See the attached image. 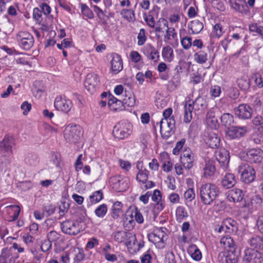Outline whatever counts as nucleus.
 Here are the masks:
<instances>
[{
    "instance_id": "obj_28",
    "label": "nucleus",
    "mask_w": 263,
    "mask_h": 263,
    "mask_svg": "<svg viewBox=\"0 0 263 263\" xmlns=\"http://www.w3.org/2000/svg\"><path fill=\"white\" fill-rule=\"evenodd\" d=\"M205 120L208 126L210 128L216 129L219 127V123L213 109H211L207 112Z\"/></svg>"
},
{
    "instance_id": "obj_43",
    "label": "nucleus",
    "mask_w": 263,
    "mask_h": 263,
    "mask_svg": "<svg viewBox=\"0 0 263 263\" xmlns=\"http://www.w3.org/2000/svg\"><path fill=\"white\" fill-rule=\"evenodd\" d=\"M180 159L181 162L185 168L189 170L193 167L194 156H189V157L181 156Z\"/></svg>"
},
{
    "instance_id": "obj_22",
    "label": "nucleus",
    "mask_w": 263,
    "mask_h": 263,
    "mask_svg": "<svg viewBox=\"0 0 263 263\" xmlns=\"http://www.w3.org/2000/svg\"><path fill=\"white\" fill-rule=\"evenodd\" d=\"M248 243L252 249H263V236L252 235L248 240Z\"/></svg>"
},
{
    "instance_id": "obj_44",
    "label": "nucleus",
    "mask_w": 263,
    "mask_h": 263,
    "mask_svg": "<svg viewBox=\"0 0 263 263\" xmlns=\"http://www.w3.org/2000/svg\"><path fill=\"white\" fill-rule=\"evenodd\" d=\"M128 237H126L123 243L127 247L129 251H132L133 245H135V242L137 241L135 235H133L131 233H129Z\"/></svg>"
},
{
    "instance_id": "obj_36",
    "label": "nucleus",
    "mask_w": 263,
    "mask_h": 263,
    "mask_svg": "<svg viewBox=\"0 0 263 263\" xmlns=\"http://www.w3.org/2000/svg\"><path fill=\"white\" fill-rule=\"evenodd\" d=\"M189 250L191 254V257L194 260L199 261L201 259V253L195 245H191Z\"/></svg>"
},
{
    "instance_id": "obj_25",
    "label": "nucleus",
    "mask_w": 263,
    "mask_h": 263,
    "mask_svg": "<svg viewBox=\"0 0 263 263\" xmlns=\"http://www.w3.org/2000/svg\"><path fill=\"white\" fill-rule=\"evenodd\" d=\"M215 156L221 166L226 167L229 162V156L227 151L220 149L215 152Z\"/></svg>"
},
{
    "instance_id": "obj_20",
    "label": "nucleus",
    "mask_w": 263,
    "mask_h": 263,
    "mask_svg": "<svg viewBox=\"0 0 263 263\" xmlns=\"http://www.w3.org/2000/svg\"><path fill=\"white\" fill-rule=\"evenodd\" d=\"M238 257L237 254H233L222 251L219 253L217 260L219 263H236L238 261Z\"/></svg>"
},
{
    "instance_id": "obj_15",
    "label": "nucleus",
    "mask_w": 263,
    "mask_h": 263,
    "mask_svg": "<svg viewBox=\"0 0 263 263\" xmlns=\"http://www.w3.org/2000/svg\"><path fill=\"white\" fill-rule=\"evenodd\" d=\"M244 259L249 262L261 263L263 261V255L257 250L248 249L245 250Z\"/></svg>"
},
{
    "instance_id": "obj_8",
    "label": "nucleus",
    "mask_w": 263,
    "mask_h": 263,
    "mask_svg": "<svg viewBox=\"0 0 263 263\" xmlns=\"http://www.w3.org/2000/svg\"><path fill=\"white\" fill-rule=\"evenodd\" d=\"M15 145L14 139L12 136L6 135L0 142V153L5 156L12 154V147Z\"/></svg>"
},
{
    "instance_id": "obj_64",
    "label": "nucleus",
    "mask_w": 263,
    "mask_h": 263,
    "mask_svg": "<svg viewBox=\"0 0 263 263\" xmlns=\"http://www.w3.org/2000/svg\"><path fill=\"white\" fill-rule=\"evenodd\" d=\"M252 124L256 126H261L263 128V117L261 115L255 116L252 120Z\"/></svg>"
},
{
    "instance_id": "obj_11",
    "label": "nucleus",
    "mask_w": 263,
    "mask_h": 263,
    "mask_svg": "<svg viewBox=\"0 0 263 263\" xmlns=\"http://www.w3.org/2000/svg\"><path fill=\"white\" fill-rule=\"evenodd\" d=\"M220 242L228 252L233 254L237 253V256H239L240 251L231 237L228 235L224 236L221 238Z\"/></svg>"
},
{
    "instance_id": "obj_27",
    "label": "nucleus",
    "mask_w": 263,
    "mask_h": 263,
    "mask_svg": "<svg viewBox=\"0 0 263 263\" xmlns=\"http://www.w3.org/2000/svg\"><path fill=\"white\" fill-rule=\"evenodd\" d=\"M108 105L110 110L113 111H121L124 108L123 102L113 96H109Z\"/></svg>"
},
{
    "instance_id": "obj_12",
    "label": "nucleus",
    "mask_w": 263,
    "mask_h": 263,
    "mask_svg": "<svg viewBox=\"0 0 263 263\" xmlns=\"http://www.w3.org/2000/svg\"><path fill=\"white\" fill-rule=\"evenodd\" d=\"M109 182L114 190L118 192L124 191L128 187L126 180L119 176L110 177Z\"/></svg>"
},
{
    "instance_id": "obj_9",
    "label": "nucleus",
    "mask_w": 263,
    "mask_h": 263,
    "mask_svg": "<svg viewBox=\"0 0 263 263\" xmlns=\"http://www.w3.org/2000/svg\"><path fill=\"white\" fill-rule=\"evenodd\" d=\"M235 115L240 120H248L252 117V108L247 104H240L234 108Z\"/></svg>"
},
{
    "instance_id": "obj_54",
    "label": "nucleus",
    "mask_w": 263,
    "mask_h": 263,
    "mask_svg": "<svg viewBox=\"0 0 263 263\" xmlns=\"http://www.w3.org/2000/svg\"><path fill=\"white\" fill-rule=\"evenodd\" d=\"M135 225V222L133 219V214H131L129 218L126 217L125 219L124 220V226L127 230L133 229L134 228Z\"/></svg>"
},
{
    "instance_id": "obj_3",
    "label": "nucleus",
    "mask_w": 263,
    "mask_h": 263,
    "mask_svg": "<svg viewBox=\"0 0 263 263\" xmlns=\"http://www.w3.org/2000/svg\"><path fill=\"white\" fill-rule=\"evenodd\" d=\"M65 139L70 143H77L82 136V128L78 125H68L64 132Z\"/></svg>"
},
{
    "instance_id": "obj_51",
    "label": "nucleus",
    "mask_w": 263,
    "mask_h": 263,
    "mask_svg": "<svg viewBox=\"0 0 263 263\" xmlns=\"http://www.w3.org/2000/svg\"><path fill=\"white\" fill-rule=\"evenodd\" d=\"M89 198L92 203H97L102 199L103 193L101 190L96 191Z\"/></svg>"
},
{
    "instance_id": "obj_6",
    "label": "nucleus",
    "mask_w": 263,
    "mask_h": 263,
    "mask_svg": "<svg viewBox=\"0 0 263 263\" xmlns=\"http://www.w3.org/2000/svg\"><path fill=\"white\" fill-rule=\"evenodd\" d=\"M16 39L20 46L25 50H29L33 45V36L27 31L18 32Z\"/></svg>"
},
{
    "instance_id": "obj_42",
    "label": "nucleus",
    "mask_w": 263,
    "mask_h": 263,
    "mask_svg": "<svg viewBox=\"0 0 263 263\" xmlns=\"http://www.w3.org/2000/svg\"><path fill=\"white\" fill-rule=\"evenodd\" d=\"M122 204L121 202H115L112 206V217L114 218H118L122 213Z\"/></svg>"
},
{
    "instance_id": "obj_35",
    "label": "nucleus",
    "mask_w": 263,
    "mask_h": 263,
    "mask_svg": "<svg viewBox=\"0 0 263 263\" xmlns=\"http://www.w3.org/2000/svg\"><path fill=\"white\" fill-rule=\"evenodd\" d=\"M195 61L198 64H202L208 60V53L204 51H199L194 54Z\"/></svg>"
},
{
    "instance_id": "obj_16",
    "label": "nucleus",
    "mask_w": 263,
    "mask_h": 263,
    "mask_svg": "<svg viewBox=\"0 0 263 263\" xmlns=\"http://www.w3.org/2000/svg\"><path fill=\"white\" fill-rule=\"evenodd\" d=\"M204 141L206 145L212 148H218L220 142L219 137L213 132H209L205 135Z\"/></svg>"
},
{
    "instance_id": "obj_29",
    "label": "nucleus",
    "mask_w": 263,
    "mask_h": 263,
    "mask_svg": "<svg viewBox=\"0 0 263 263\" xmlns=\"http://www.w3.org/2000/svg\"><path fill=\"white\" fill-rule=\"evenodd\" d=\"M230 3L233 9L240 13L247 11V6L244 0H230Z\"/></svg>"
},
{
    "instance_id": "obj_34",
    "label": "nucleus",
    "mask_w": 263,
    "mask_h": 263,
    "mask_svg": "<svg viewBox=\"0 0 263 263\" xmlns=\"http://www.w3.org/2000/svg\"><path fill=\"white\" fill-rule=\"evenodd\" d=\"M224 32L222 25L220 23H217L213 26L211 35L213 38H219Z\"/></svg>"
},
{
    "instance_id": "obj_49",
    "label": "nucleus",
    "mask_w": 263,
    "mask_h": 263,
    "mask_svg": "<svg viewBox=\"0 0 263 263\" xmlns=\"http://www.w3.org/2000/svg\"><path fill=\"white\" fill-rule=\"evenodd\" d=\"M107 211V208L106 204H102L100 205L95 210L96 216L100 218H103L105 216Z\"/></svg>"
},
{
    "instance_id": "obj_37",
    "label": "nucleus",
    "mask_w": 263,
    "mask_h": 263,
    "mask_svg": "<svg viewBox=\"0 0 263 263\" xmlns=\"http://www.w3.org/2000/svg\"><path fill=\"white\" fill-rule=\"evenodd\" d=\"M162 55L163 58L168 62H171L174 58L173 49L170 46H166L163 48Z\"/></svg>"
},
{
    "instance_id": "obj_41",
    "label": "nucleus",
    "mask_w": 263,
    "mask_h": 263,
    "mask_svg": "<svg viewBox=\"0 0 263 263\" xmlns=\"http://www.w3.org/2000/svg\"><path fill=\"white\" fill-rule=\"evenodd\" d=\"M221 121L224 126H229L234 123V118L229 113L223 114L221 117Z\"/></svg>"
},
{
    "instance_id": "obj_10",
    "label": "nucleus",
    "mask_w": 263,
    "mask_h": 263,
    "mask_svg": "<svg viewBox=\"0 0 263 263\" xmlns=\"http://www.w3.org/2000/svg\"><path fill=\"white\" fill-rule=\"evenodd\" d=\"M100 79L97 74L90 73L86 76L84 86L90 93H93L99 87Z\"/></svg>"
},
{
    "instance_id": "obj_53",
    "label": "nucleus",
    "mask_w": 263,
    "mask_h": 263,
    "mask_svg": "<svg viewBox=\"0 0 263 263\" xmlns=\"http://www.w3.org/2000/svg\"><path fill=\"white\" fill-rule=\"evenodd\" d=\"M6 157L4 155L0 157V173L5 172L10 163V160Z\"/></svg>"
},
{
    "instance_id": "obj_39",
    "label": "nucleus",
    "mask_w": 263,
    "mask_h": 263,
    "mask_svg": "<svg viewBox=\"0 0 263 263\" xmlns=\"http://www.w3.org/2000/svg\"><path fill=\"white\" fill-rule=\"evenodd\" d=\"M73 252V263H81L85 257L83 250L77 248L74 250Z\"/></svg>"
},
{
    "instance_id": "obj_60",
    "label": "nucleus",
    "mask_w": 263,
    "mask_h": 263,
    "mask_svg": "<svg viewBox=\"0 0 263 263\" xmlns=\"http://www.w3.org/2000/svg\"><path fill=\"white\" fill-rule=\"evenodd\" d=\"M181 43L184 49H189L192 46V38L189 36H184L181 40Z\"/></svg>"
},
{
    "instance_id": "obj_52",
    "label": "nucleus",
    "mask_w": 263,
    "mask_h": 263,
    "mask_svg": "<svg viewBox=\"0 0 263 263\" xmlns=\"http://www.w3.org/2000/svg\"><path fill=\"white\" fill-rule=\"evenodd\" d=\"M148 174L149 172L146 169H144V171L140 170L137 175V180L143 183L145 182L148 179Z\"/></svg>"
},
{
    "instance_id": "obj_59",
    "label": "nucleus",
    "mask_w": 263,
    "mask_h": 263,
    "mask_svg": "<svg viewBox=\"0 0 263 263\" xmlns=\"http://www.w3.org/2000/svg\"><path fill=\"white\" fill-rule=\"evenodd\" d=\"M47 239L51 242H55L61 237V235L55 231H51L47 235Z\"/></svg>"
},
{
    "instance_id": "obj_57",
    "label": "nucleus",
    "mask_w": 263,
    "mask_h": 263,
    "mask_svg": "<svg viewBox=\"0 0 263 263\" xmlns=\"http://www.w3.org/2000/svg\"><path fill=\"white\" fill-rule=\"evenodd\" d=\"M149 52L148 58L154 61H158L159 58L158 51L151 45L149 46Z\"/></svg>"
},
{
    "instance_id": "obj_50",
    "label": "nucleus",
    "mask_w": 263,
    "mask_h": 263,
    "mask_svg": "<svg viewBox=\"0 0 263 263\" xmlns=\"http://www.w3.org/2000/svg\"><path fill=\"white\" fill-rule=\"evenodd\" d=\"M238 86L242 89L246 90L250 87V81L247 77H243L237 81Z\"/></svg>"
},
{
    "instance_id": "obj_40",
    "label": "nucleus",
    "mask_w": 263,
    "mask_h": 263,
    "mask_svg": "<svg viewBox=\"0 0 263 263\" xmlns=\"http://www.w3.org/2000/svg\"><path fill=\"white\" fill-rule=\"evenodd\" d=\"M129 232L124 231H119L114 233V237L116 241L118 243H122L126 237H128Z\"/></svg>"
},
{
    "instance_id": "obj_24",
    "label": "nucleus",
    "mask_w": 263,
    "mask_h": 263,
    "mask_svg": "<svg viewBox=\"0 0 263 263\" xmlns=\"http://www.w3.org/2000/svg\"><path fill=\"white\" fill-rule=\"evenodd\" d=\"M168 27V22L166 19L161 17L158 20L154 28H155V31L157 39L161 38V35L160 34L164 33V31Z\"/></svg>"
},
{
    "instance_id": "obj_62",
    "label": "nucleus",
    "mask_w": 263,
    "mask_h": 263,
    "mask_svg": "<svg viewBox=\"0 0 263 263\" xmlns=\"http://www.w3.org/2000/svg\"><path fill=\"white\" fill-rule=\"evenodd\" d=\"M132 214H133V215L134 214L135 220L138 223H142L143 222V217L137 208H136L135 210L132 212Z\"/></svg>"
},
{
    "instance_id": "obj_31",
    "label": "nucleus",
    "mask_w": 263,
    "mask_h": 263,
    "mask_svg": "<svg viewBox=\"0 0 263 263\" xmlns=\"http://www.w3.org/2000/svg\"><path fill=\"white\" fill-rule=\"evenodd\" d=\"M193 107L191 103H185L184 106V122L189 123L192 119Z\"/></svg>"
},
{
    "instance_id": "obj_38",
    "label": "nucleus",
    "mask_w": 263,
    "mask_h": 263,
    "mask_svg": "<svg viewBox=\"0 0 263 263\" xmlns=\"http://www.w3.org/2000/svg\"><path fill=\"white\" fill-rule=\"evenodd\" d=\"M191 103L192 104L193 109L194 108L195 110H199L204 107L205 101L203 98L198 97L194 101H193Z\"/></svg>"
},
{
    "instance_id": "obj_17",
    "label": "nucleus",
    "mask_w": 263,
    "mask_h": 263,
    "mask_svg": "<svg viewBox=\"0 0 263 263\" xmlns=\"http://www.w3.org/2000/svg\"><path fill=\"white\" fill-rule=\"evenodd\" d=\"M237 230L236 222L233 219L229 218L223 221L222 225L219 228L218 232L224 231L231 233L236 232Z\"/></svg>"
},
{
    "instance_id": "obj_13",
    "label": "nucleus",
    "mask_w": 263,
    "mask_h": 263,
    "mask_svg": "<svg viewBox=\"0 0 263 263\" xmlns=\"http://www.w3.org/2000/svg\"><path fill=\"white\" fill-rule=\"evenodd\" d=\"M247 132L246 126H232L226 131V136L230 139H239L245 136Z\"/></svg>"
},
{
    "instance_id": "obj_18",
    "label": "nucleus",
    "mask_w": 263,
    "mask_h": 263,
    "mask_svg": "<svg viewBox=\"0 0 263 263\" xmlns=\"http://www.w3.org/2000/svg\"><path fill=\"white\" fill-rule=\"evenodd\" d=\"M247 155L250 162L259 163L263 159V151L260 148H253L247 152Z\"/></svg>"
},
{
    "instance_id": "obj_47",
    "label": "nucleus",
    "mask_w": 263,
    "mask_h": 263,
    "mask_svg": "<svg viewBox=\"0 0 263 263\" xmlns=\"http://www.w3.org/2000/svg\"><path fill=\"white\" fill-rule=\"evenodd\" d=\"M25 161L26 163L30 165H35L39 161L38 157L35 154H28L25 158Z\"/></svg>"
},
{
    "instance_id": "obj_23",
    "label": "nucleus",
    "mask_w": 263,
    "mask_h": 263,
    "mask_svg": "<svg viewBox=\"0 0 263 263\" xmlns=\"http://www.w3.org/2000/svg\"><path fill=\"white\" fill-rule=\"evenodd\" d=\"M237 183V179L235 175L233 173H227L221 179V186L229 189L233 187Z\"/></svg>"
},
{
    "instance_id": "obj_4",
    "label": "nucleus",
    "mask_w": 263,
    "mask_h": 263,
    "mask_svg": "<svg viewBox=\"0 0 263 263\" xmlns=\"http://www.w3.org/2000/svg\"><path fill=\"white\" fill-rule=\"evenodd\" d=\"M80 222L77 220H67L61 224L62 231L70 235L78 234L81 231Z\"/></svg>"
},
{
    "instance_id": "obj_7",
    "label": "nucleus",
    "mask_w": 263,
    "mask_h": 263,
    "mask_svg": "<svg viewBox=\"0 0 263 263\" xmlns=\"http://www.w3.org/2000/svg\"><path fill=\"white\" fill-rule=\"evenodd\" d=\"M166 233L161 228L156 230L154 233L148 235V240L154 243L158 249H162L165 247V240L166 237Z\"/></svg>"
},
{
    "instance_id": "obj_48",
    "label": "nucleus",
    "mask_w": 263,
    "mask_h": 263,
    "mask_svg": "<svg viewBox=\"0 0 263 263\" xmlns=\"http://www.w3.org/2000/svg\"><path fill=\"white\" fill-rule=\"evenodd\" d=\"M176 214L177 219L180 221L182 220L188 216L185 208L182 206H179L177 208Z\"/></svg>"
},
{
    "instance_id": "obj_1",
    "label": "nucleus",
    "mask_w": 263,
    "mask_h": 263,
    "mask_svg": "<svg viewBox=\"0 0 263 263\" xmlns=\"http://www.w3.org/2000/svg\"><path fill=\"white\" fill-rule=\"evenodd\" d=\"M220 191L215 184L206 183L199 188V195L202 202L205 205H210L218 196Z\"/></svg>"
},
{
    "instance_id": "obj_63",
    "label": "nucleus",
    "mask_w": 263,
    "mask_h": 263,
    "mask_svg": "<svg viewBox=\"0 0 263 263\" xmlns=\"http://www.w3.org/2000/svg\"><path fill=\"white\" fill-rule=\"evenodd\" d=\"M184 197L186 200H189L190 201L193 200L195 197L194 189L191 188L186 190L184 194Z\"/></svg>"
},
{
    "instance_id": "obj_58",
    "label": "nucleus",
    "mask_w": 263,
    "mask_h": 263,
    "mask_svg": "<svg viewBox=\"0 0 263 263\" xmlns=\"http://www.w3.org/2000/svg\"><path fill=\"white\" fill-rule=\"evenodd\" d=\"M161 124L168 126L170 128L175 129V121L174 118L172 116L171 118L162 119L160 121Z\"/></svg>"
},
{
    "instance_id": "obj_56",
    "label": "nucleus",
    "mask_w": 263,
    "mask_h": 263,
    "mask_svg": "<svg viewBox=\"0 0 263 263\" xmlns=\"http://www.w3.org/2000/svg\"><path fill=\"white\" fill-rule=\"evenodd\" d=\"M55 207L52 204H47L44 205L43 208V212L46 216H50L54 213Z\"/></svg>"
},
{
    "instance_id": "obj_33",
    "label": "nucleus",
    "mask_w": 263,
    "mask_h": 263,
    "mask_svg": "<svg viewBox=\"0 0 263 263\" xmlns=\"http://www.w3.org/2000/svg\"><path fill=\"white\" fill-rule=\"evenodd\" d=\"M189 25L194 34L199 33L203 28V23L198 20L191 21Z\"/></svg>"
},
{
    "instance_id": "obj_21",
    "label": "nucleus",
    "mask_w": 263,
    "mask_h": 263,
    "mask_svg": "<svg viewBox=\"0 0 263 263\" xmlns=\"http://www.w3.org/2000/svg\"><path fill=\"white\" fill-rule=\"evenodd\" d=\"M112 59L110 62L111 71L117 74L123 69V62L121 57L117 53L111 54Z\"/></svg>"
},
{
    "instance_id": "obj_5",
    "label": "nucleus",
    "mask_w": 263,
    "mask_h": 263,
    "mask_svg": "<svg viewBox=\"0 0 263 263\" xmlns=\"http://www.w3.org/2000/svg\"><path fill=\"white\" fill-rule=\"evenodd\" d=\"M132 132L131 125L124 122H119L114 127L112 134L119 139L127 138Z\"/></svg>"
},
{
    "instance_id": "obj_2",
    "label": "nucleus",
    "mask_w": 263,
    "mask_h": 263,
    "mask_svg": "<svg viewBox=\"0 0 263 263\" xmlns=\"http://www.w3.org/2000/svg\"><path fill=\"white\" fill-rule=\"evenodd\" d=\"M240 174L241 180L247 184L252 182L256 177V172L254 168L247 163L241 164L238 168Z\"/></svg>"
},
{
    "instance_id": "obj_14",
    "label": "nucleus",
    "mask_w": 263,
    "mask_h": 263,
    "mask_svg": "<svg viewBox=\"0 0 263 263\" xmlns=\"http://www.w3.org/2000/svg\"><path fill=\"white\" fill-rule=\"evenodd\" d=\"M54 105L57 110L67 113L72 108V103L70 100L59 96L55 98Z\"/></svg>"
},
{
    "instance_id": "obj_32",
    "label": "nucleus",
    "mask_w": 263,
    "mask_h": 263,
    "mask_svg": "<svg viewBox=\"0 0 263 263\" xmlns=\"http://www.w3.org/2000/svg\"><path fill=\"white\" fill-rule=\"evenodd\" d=\"M160 133L163 139H167L175 132V130L170 128L168 126L160 122Z\"/></svg>"
},
{
    "instance_id": "obj_19",
    "label": "nucleus",
    "mask_w": 263,
    "mask_h": 263,
    "mask_svg": "<svg viewBox=\"0 0 263 263\" xmlns=\"http://www.w3.org/2000/svg\"><path fill=\"white\" fill-rule=\"evenodd\" d=\"M161 198L160 191L158 190H154L152 196V200L156 202L154 204L153 212L154 213H159L164 207V204L161 201Z\"/></svg>"
},
{
    "instance_id": "obj_61",
    "label": "nucleus",
    "mask_w": 263,
    "mask_h": 263,
    "mask_svg": "<svg viewBox=\"0 0 263 263\" xmlns=\"http://www.w3.org/2000/svg\"><path fill=\"white\" fill-rule=\"evenodd\" d=\"M221 92L220 87L217 85L212 86L210 89V94L213 98L219 97Z\"/></svg>"
},
{
    "instance_id": "obj_26",
    "label": "nucleus",
    "mask_w": 263,
    "mask_h": 263,
    "mask_svg": "<svg viewBox=\"0 0 263 263\" xmlns=\"http://www.w3.org/2000/svg\"><path fill=\"white\" fill-rule=\"evenodd\" d=\"M244 194L241 190L235 189L230 190L228 193L227 198L230 202H240L242 201Z\"/></svg>"
},
{
    "instance_id": "obj_46",
    "label": "nucleus",
    "mask_w": 263,
    "mask_h": 263,
    "mask_svg": "<svg viewBox=\"0 0 263 263\" xmlns=\"http://www.w3.org/2000/svg\"><path fill=\"white\" fill-rule=\"evenodd\" d=\"M165 34L164 35V40L165 41L170 40L171 36L173 39L177 40V34L175 32L174 28L168 27L167 29H165Z\"/></svg>"
},
{
    "instance_id": "obj_55",
    "label": "nucleus",
    "mask_w": 263,
    "mask_h": 263,
    "mask_svg": "<svg viewBox=\"0 0 263 263\" xmlns=\"http://www.w3.org/2000/svg\"><path fill=\"white\" fill-rule=\"evenodd\" d=\"M137 39V44L139 46H142L144 45L147 39L145 34V30L144 29L142 28L140 30L138 34Z\"/></svg>"
},
{
    "instance_id": "obj_45",
    "label": "nucleus",
    "mask_w": 263,
    "mask_h": 263,
    "mask_svg": "<svg viewBox=\"0 0 263 263\" xmlns=\"http://www.w3.org/2000/svg\"><path fill=\"white\" fill-rule=\"evenodd\" d=\"M121 15L128 22H131L135 18V13L132 9H122L121 11Z\"/></svg>"
},
{
    "instance_id": "obj_30",
    "label": "nucleus",
    "mask_w": 263,
    "mask_h": 263,
    "mask_svg": "<svg viewBox=\"0 0 263 263\" xmlns=\"http://www.w3.org/2000/svg\"><path fill=\"white\" fill-rule=\"evenodd\" d=\"M203 170V175L205 177L208 178L213 176L216 171L214 162L212 160L206 161Z\"/></svg>"
}]
</instances>
